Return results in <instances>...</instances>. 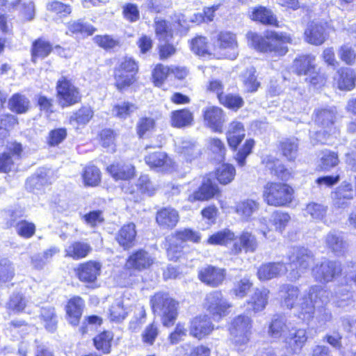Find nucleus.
<instances>
[{
    "label": "nucleus",
    "instance_id": "nucleus-31",
    "mask_svg": "<svg viewBox=\"0 0 356 356\" xmlns=\"http://www.w3.org/2000/svg\"><path fill=\"white\" fill-rule=\"evenodd\" d=\"M92 251V247L87 243L74 241L68 245L65 249V257L79 260L86 257Z\"/></svg>",
    "mask_w": 356,
    "mask_h": 356
},
{
    "label": "nucleus",
    "instance_id": "nucleus-54",
    "mask_svg": "<svg viewBox=\"0 0 356 356\" xmlns=\"http://www.w3.org/2000/svg\"><path fill=\"white\" fill-rule=\"evenodd\" d=\"M115 80L117 88L122 90L130 86L136 80L134 74L125 72L122 70H115Z\"/></svg>",
    "mask_w": 356,
    "mask_h": 356
},
{
    "label": "nucleus",
    "instance_id": "nucleus-45",
    "mask_svg": "<svg viewBox=\"0 0 356 356\" xmlns=\"http://www.w3.org/2000/svg\"><path fill=\"white\" fill-rule=\"evenodd\" d=\"M216 175L218 181L221 184L226 185L234 180L236 170L232 165L224 163L217 169Z\"/></svg>",
    "mask_w": 356,
    "mask_h": 356
},
{
    "label": "nucleus",
    "instance_id": "nucleus-63",
    "mask_svg": "<svg viewBox=\"0 0 356 356\" xmlns=\"http://www.w3.org/2000/svg\"><path fill=\"white\" fill-rule=\"evenodd\" d=\"M191 49L197 55L208 54V44L204 37L199 36L191 42Z\"/></svg>",
    "mask_w": 356,
    "mask_h": 356
},
{
    "label": "nucleus",
    "instance_id": "nucleus-52",
    "mask_svg": "<svg viewBox=\"0 0 356 356\" xmlns=\"http://www.w3.org/2000/svg\"><path fill=\"white\" fill-rule=\"evenodd\" d=\"M234 234L229 229H225L211 235L208 239V243L211 245H227L234 241Z\"/></svg>",
    "mask_w": 356,
    "mask_h": 356
},
{
    "label": "nucleus",
    "instance_id": "nucleus-7",
    "mask_svg": "<svg viewBox=\"0 0 356 356\" xmlns=\"http://www.w3.org/2000/svg\"><path fill=\"white\" fill-rule=\"evenodd\" d=\"M200 238V233L191 229L176 231L169 236L170 245L167 250L169 259L176 261L181 257L185 242L199 243Z\"/></svg>",
    "mask_w": 356,
    "mask_h": 356
},
{
    "label": "nucleus",
    "instance_id": "nucleus-60",
    "mask_svg": "<svg viewBox=\"0 0 356 356\" xmlns=\"http://www.w3.org/2000/svg\"><path fill=\"white\" fill-rule=\"evenodd\" d=\"M15 229L17 233L25 238H31L35 232V226L33 223L26 220H21L16 223Z\"/></svg>",
    "mask_w": 356,
    "mask_h": 356
},
{
    "label": "nucleus",
    "instance_id": "nucleus-43",
    "mask_svg": "<svg viewBox=\"0 0 356 356\" xmlns=\"http://www.w3.org/2000/svg\"><path fill=\"white\" fill-rule=\"evenodd\" d=\"M129 314L122 299H116L108 309V317L111 321L119 323L123 321Z\"/></svg>",
    "mask_w": 356,
    "mask_h": 356
},
{
    "label": "nucleus",
    "instance_id": "nucleus-56",
    "mask_svg": "<svg viewBox=\"0 0 356 356\" xmlns=\"http://www.w3.org/2000/svg\"><path fill=\"white\" fill-rule=\"evenodd\" d=\"M93 116V111L90 107L83 106L79 109L70 117V122L77 124H87Z\"/></svg>",
    "mask_w": 356,
    "mask_h": 356
},
{
    "label": "nucleus",
    "instance_id": "nucleus-61",
    "mask_svg": "<svg viewBox=\"0 0 356 356\" xmlns=\"http://www.w3.org/2000/svg\"><path fill=\"white\" fill-rule=\"evenodd\" d=\"M8 309L15 313L23 312L28 307L27 301L22 294H13L8 304Z\"/></svg>",
    "mask_w": 356,
    "mask_h": 356
},
{
    "label": "nucleus",
    "instance_id": "nucleus-57",
    "mask_svg": "<svg viewBox=\"0 0 356 356\" xmlns=\"http://www.w3.org/2000/svg\"><path fill=\"white\" fill-rule=\"evenodd\" d=\"M339 162L337 153L330 150H324L321 157V168L325 170H329L335 167Z\"/></svg>",
    "mask_w": 356,
    "mask_h": 356
},
{
    "label": "nucleus",
    "instance_id": "nucleus-47",
    "mask_svg": "<svg viewBox=\"0 0 356 356\" xmlns=\"http://www.w3.org/2000/svg\"><path fill=\"white\" fill-rule=\"evenodd\" d=\"M18 123L17 118L11 114L0 115V140L9 136L10 131Z\"/></svg>",
    "mask_w": 356,
    "mask_h": 356
},
{
    "label": "nucleus",
    "instance_id": "nucleus-34",
    "mask_svg": "<svg viewBox=\"0 0 356 356\" xmlns=\"http://www.w3.org/2000/svg\"><path fill=\"white\" fill-rule=\"evenodd\" d=\"M329 293L330 302L338 307H345L352 302L353 295L347 287H337L334 289V295Z\"/></svg>",
    "mask_w": 356,
    "mask_h": 356
},
{
    "label": "nucleus",
    "instance_id": "nucleus-35",
    "mask_svg": "<svg viewBox=\"0 0 356 356\" xmlns=\"http://www.w3.org/2000/svg\"><path fill=\"white\" fill-rule=\"evenodd\" d=\"M263 162L272 173L284 181H288L291 177V172L286 169L278 159L273 157L265 158Z\"/></svg>",
    "mask_w": 356,
    "mask_h": 356
},
{
    "label": "nucleus",
    "instance_id": "nucleus-38",
    "mask_svg": "<svg viewBox=\"0 0 356 356\" xmlns=\"http://www.w3.org/2000/svg\"><path fill=\"white\" fill-rule=\"evenodd\" d=\"M250 17L252 21L257 22H277L272 10L262 6L252 8Z\"/></svg>",
    "mask_w": 356,
    "mask_h": 356
},
{
    "label": "nucleus",
    "instance_id": "nucleus-20",
    "mask_svg": "<svg viewBox=\"0 0 356 356\" xmlns=\"http://www.w3.org/2000/svg\"><path fill=\"white\" fill-rule=\"evenodd\" d=\"M234 241L231 250L235 254L241 253L243 250L245 252H254L258 246L255 236L249 232H243L238 237H234Z\"/></svg>",
    "mask_w": 356,
    "mask_h": 356
},
{
    "label": "nucleus",
    "instance_id": "nucleus-48",
    "mask_svg": "<svg viewBox=\"0 0 356 356\" xmlns=\"http://www.w3.org/2000/svg\"><path fill=\"white\" fill-rule=\"evenodd\" d=\"M29 100L19 94L13 95L8 102L10 110L17 113H26L29 108Z\"/></svg>",
    "mask_w": 356,
    "mask_h": 356
},
{
    "label": "nucleus",
    "instance_id": "nucleus-4",
    "mask_svg": "<svg viewBox=\"0 0 356 356\" xmlns=\"http://www.w3.org/2000/svg\"><path fill=\"white\" fill-rule=\"evenodd\" d=\"M291 271L288 277L291 281L298 280L314 261L313 253L302 247L293 248L288 255Z\"/></svg>",
    "mask_w": 356,
    "mask_h": 356
},
{
    "label": "nucleus",
    "instance_id": "nucleus-29",
    "mask_svg": "<svg viewBox=\"0 0 356 356\" xmlns=\"http://www.w3.org/2000/svg\"><path fill=\"white\" fill-rule=\"evenodd\" d=\"M179 220L177 211L171 207L163 208L156 213V222L163 228L172 229L177 225Z\"/></svg>",
    "mask_w": 356,
    "mask_h": 356
},
{
    "label": "nucleus",
    "instance_id": "nucleus-14",
    "mask_svg": "<svg viewBox=\"0 0 356 356\" xmlns=\"http://www.w3.org/2000/svg\"><path fill=\"white\" fill-rule=\"evenodd\" d=\"M102 264L95 261H88L80 264L74 272L78 279L86 284H92L95 283L97 277L101 274Z\"/></svg>",
    "mask_w": 356,
    "mask_h": 356
},
{
    "label": "nucleus",
    "instance_id": "nucleus-51",
    "mask_svg": "<svg viewBox=\"0 0 356 356\" xmlns=\"http://www.w3.org/2000/svg\"><path fill=\"white\" fill-rule=\"evenodd\" d=\"M327 210V207L321 204L311 202L307 205L305 209V215L310 216L313 220L320 221L325 217Z\"/></svg>",
    "mask_w": 356,
    "mask_h": 356
},
{
    "label": "nucleus",
    "instance_id": "nucleus-30",
    "mask_svg": "<svg viewBox=\"0 0 356 356\" xmlns=\"http://www.w3.org/2000/svg\"><path fill=\"white\" fill-rule=\"evenodd\" d=\"M153 263V259L148 252L140 250L131 254L127 259L126 266L128 268L143 270L149 268Z\"/></svg>",
    "mask_w": 356,
    "mask_h": 356
},
{
    "label": "nucleus",
    "instance_id": "nucleus-16",
    "mask_svg": "<svg viewBox=\"0 0 356 356\" xmlns=\"http://www.w3.org/2000/svg\"><path fill=\"white\" fill-rule=\"evenodd\" d=\"M204 123L206 127L213 132L222 133L225 122V115L223 111L215 106L205 108L203 111Z\"/></svg>",
    "mask_w": 356,
    "mask_h": 356
},
{
    "label": "nucleus",
    "instance_id": "nucleus-24",
    "mask_svg": "<svg viewBox=\"0 0 356 356\" xmlns=\"http://www.w3.org/2000/svg\"><path fill=\"white\" fill-rule=\"evenodd\" d=\"M175 147L176 152L186 161H191L200 155V149L196 143L191 140L177 138Z\"/></svg>",
    "mask_w": 356,
    "mask_h": 356
},
{
    "label": "nucleus",
    "instance_id": "nucleus-19",
    "mask_svg": "<svg viewBox=\"0 0 356 356\" xmlns=\"http://www.w3.org/2000/svg\"><path fill=\"white\" fill-rule=\"evenodd\" d=\"M287 272V267L283 262H268L260 266L257 270L258 278L267 281L279 277Z\"/></svg>",
    "mask_w": 356,
    "mask_h": 356
},
{
    "label": "nucleus",
    "instance_id": "nucleus-55",
    "mask_svg": "<svg viewBox=\"0 0 356 356\" xmlns=\"http://www.w3.org/2000/svg\"><path fill=\"white\" fill-rule=\"evenodd\" d=\"M83 179L86 185L90 186H97L100 182V171L94 165L87 166L84 170Z\"/></svg>",
    "mask_w": 356,
    "mask_h": 356
},
{
    "label": "nucleus",
    "instance_id": "nucleus-25",
    "mask_svg": "<svg viewBox=\"0 0 356 356\" xmlns=\"http://www.w3.org/2000/svg\"><path fill=\"white\" fill-rule=\"evenodd\" d=\"M305 40L314 45L322 44L327 38L323 24H310L305 31Z\"/></svg>",
    "mask_w": 356,
    "mask_h": 356
},
{
    "label": "nucleus",
    "instance_id": "nucleus-2",
    "mask_svg": "<svg viewBox=\"0 0 356 356\" xmlns=\"http://www.w3.org/2000/svg\"><path fill=\"white\" fill-rule=\"evenodd\" d=\"M247 38L250 45L255 49L280 56L287 53L286 44H291L293 41L290 34L273 31H267L263 37L255 33L248 32Z\"/></svg>",
    "mask_w": 356,
    "mask_h": 356
},
{
    "label": "nucleus",
    "instance_id": "nucleus-13",
    "mask_svg": "<svg viewBox=\"0 0 356 356\" xmlns=\"http://www.w3.org/2000/svg\"><path fill=\"white\" fill-rule=\"evenodd\" d=\"M219 193L218 186L209 178H203L201 184L188 195V201H207Z\"/></svg>",
    "mask_w": 356,
    "mask_h": 356
},
{
    "label": "nucleus",
    "instance_id": "nucleus-5",
    "mask_svg": "<svg viewBox=\"0 0 356 356\" xmlns=\"http://www.w3.org/2000/svg\"><path fill=\"white\" fill-rule=\"evenodd\" d=\"M252 320L247 315L240 314L233 318L228 330L232 341L236 346L247 344L252 334Z\"/></svg>",
    "mask_w": 356,
    "mask_h": 356
},
{
    "label": "nucleus",
    "instance_id": "nucleus-17",
    "mask_svg": "<svg viewBox=\"0 0 356 356\" xmlns=\"http://www.w3.org/2000/svg\"><path fill=\"white\" fill-rule=\"evenodd\" d=\"M293 323L284 316L275 315L268 325V335L273 339H282L284 343Z\"/></svg>",
    "mask_w": 356,
    "mask_h": 356
},
{
    "label": "nucleus",
    "instance_id": "nucleus-3",
    "mask_svg": "<svg viewBox=\"0 0 356 356\" xmlns=\"http://www.w3.org/2000/svg\"><path fill=\"white\" fill-rule=\"evenodd\" d=\"M153 312L161 317L164 326L173 325L177 316L178 302L164 292L156 293L150 299Z\"/></svg>",
    "mask_w": 356,
    "mask_h": 356
},
{
    "label": "nucleus",
    "instance_id": "nucleus-36",
    "mask_svg": "<svg viewBox=\"0 0 356 356\" xmlns=\"http://www.w3.org/2000/svg\"><path fill=\"white\" fill-rule=\"evenodd\" d=\"M325 243L326 246L337 254H343L346 249V242L341 234L335 231L330 232L326 235Z\"/></svg>",
    "mask_w": 356,
    "mask_h": 356
},
{
    "label": "nucleus",
    "instance_id": "nucleus-40",
    "mask_svg": "<svg viewBox=\"0 0 356 356\" xmlns=\"http://www.w3.org/2000/svg\"><path fill=\"white\" fill-rule=\"evenodd\" d=\"M193 113L188 109L175 111L171 113V123L175 127L182 128L191 125Z\"/></svg>",
    "mask_w": 356,
    "mask_h": 356
},
{
    "label": "nucleus",
    "instance_id": "nucleus-10",
    "mask_svg": "<svg viewBox=\"0 0 356 356\" xmlns=\"http://www.w3.org/2000/svg\"><path fill=\"white\" fill-rule=\"evenodd\" d=\"M341 270V265L338 262L325 260L312 268V274L316 282L326 284L332 282Z\"/></svg>",
    "mask_w": 356,
    "mask_h": 356
},
{
    "label": "nucleus",
    "instance_id": "nucleus-11",
    "mask_svg": "<svg viewBox=\"0 0 356 356\" xmlns=\"http://www.w3.org/2000/svg\"><path fill=\"white\" fill-rule=\"evenodd\" d=\"M56 89L58 102L62 107L73 105L81 99L77 88L65 77L63 76L58 80Z\"/></svg>",
    "mask_w": 356,
    "mask_h": 356
},
{
    "label": "nucleus",
    "instance_id": "nucleus-64",
    "mask_svg": "<svg viewBox=\"0 0 356 356\" xmlns=\"http://www.w3.org/2000/svg\"><path fill=\"white\" fill-rule=\"evenodd\" d=\"M341 59L348 65L353 64L356 58V47L343 45L339 51Z\"/></svg>",
    "mask_w": 356,
    "mask_h": 356
},
{
    "label": "nucleus",
    "instance_id": "nucleus-59",
    "mask_svg": "<svg viewBox=\"0 0 356 356\" xmlns=\"http://www.w3.org/2000/svg\"><path fill=\"white\" fill-rule=\"evenodd\" d=\"M155 127V121L152 118L144 117L138 120L136 129L140 138L143 137L146 134L151 132Z\"/></svg>",
    "mask_w": 356,
    "mask_h": 356
},
{
    "label": "nucleus",
    "instance_id": "nucleus-21",
    "mask_svg": "<svg viewBox=\"0 0 356 356\" xmlns=\"http://www.w3.org/2000/svg\"><path fill=\"white\" fill-rule=\"evenodd\" d=\"M307 341V331L304 328H298L294 323L291 325L285 341L286 347L293 352L300 350Z\"/></svg>",
    "mask_w": 356,
    "mask_h": 356
},
{
    "label": "nucleus",
    "instance_id": "nucleus-28",
    "mask_svg": "<svg viewBox=\"0 0 356 356\" xmlns=\"http://www.w3.org/2000/svg\"><path fill=\"white\" fill-rule=\"evenodd\" d=\"M259 209V203L252 199L239 202L236 206V212L243 221H251Z\"/></svg>",
    "mask_w": 356,
    "mask_h": 356
},
{
    "label": "nucleus",
    "instance_id": "nucleus-27",
    "mask_svg": "<svg viewBox=\"0 0 356 356\" xmlns=\"http://www.w3.org/2000/svg\"><path fill=\"white\" fill-rule=\"evenodd\" d=\"M107 171L116 181L129 180L135 175V168L131 164L115 163L107 167Z\"/></svg>",
    "mask_w": 356,
    "mask_h": 356
},
{
    "label": "nucleus",
    "instance_id": "nucleus-62",
    "mask_svg": "<svg viewBox=\"0 0 356 356\" xmlns=\"http://www.w3.org/2000/svg\"><path fill=\"white\" fill-rule=\"evenodd\" d=\"M221 104L232 109H238L243 104V99L236 95L227 94L220 97Z\"/></svg>",
    "mask_w": 356,
    "mask_h": 356
},
{
    "label": "nucleus",
    "instance_id": "nucleus-37",
    "mask_svg": "<svg viewBox=\"0 0 356 356\" xmlns=\"http://www.w3.org/2000/svg\"><path fill=\"white\" fill-rule=\"evenodd\" d=\"M40 318L47 331L53 332L56 330L58 316L54 307L50 306L42 307L40 309Z\"/></svg>",
    "mask_w": 356,
    "mask_h": 356
},
{
    "label": "nucleus",
    "instance_id": "nucleus-23",
    "mask_svg": "<svg viewBox=\"0 0 356 356\" xmlns=\"http://www.w3.org/2000/svg\"><path fill=\"white\" fill-rule=\"evenodd\" d=\"M334 205L337 208H345L348 206V200L353 198V189L352 184L348 181H343L332 193Z\"/></svg>",
    "mask_w": 356,
    "mask_h": 356
},
{
    "label": "nucleus",
    "instance_id": "nucleus-46",
    "mask_svg": "<svg viewBox=\"0 0 356 356\" xmlns=\"http://www.w3.org/2000/svg\"><path fill=\"white\" fill-rule=\"evenodd\" d=\"M51 46L49 42L38 39L32 48V61L35 63L38 58H44L51 51Z\"/></svg>",
    "mask_w": 356,
    "mask_h": 356
},
{
    "label": "nucleus",
    "instance_id": "nucleus-49",
    "mask_svg": "<svg viewBox=\"0 0 356 356\" xmlns=\"http://www.w3.org/2000/svg\"><path fill=\"white\" fill-rule=\"evenodd\" d=\"M113 338L112 332H103L94 338V344L97 350L104 354H108L111 351Z\"/></svg>",
    "mask_w": 356,
    "mask_h": 356
},
{
    "label": "nucleus",
    "instance_id": "nucleus-18",
    "mask_svg": "<svg viewBox=\"0 0 356 356\" xmlns=\"http://www.w3.org/2000/svg\"><path fill=\"white\" fill-rule=\"evenodd\" d=\"M216 46L231 60L236 59L238 54V42L236 35L229 31H222L217 35Z\"/></svg>",
    "mask_w": 356,
    "mask_h": 356
},
{
    "label": "nucleus",
    "instance_id": "nucleus-39",
    "mask_svg": "<svg viewBox=\"0 0 356 356\" xmlns=\"http://www.w3.org/2000/svg\"><path fill=\"white\" fill-rule=\"evenodd\" d=\"M146 163L152 168L167 170L171 166L172 161L163 152L152 153L145 157Z\"/></svg>",
    "mask_w": 356,
    "mask_h": 356
},
{
    "label": "nucleus",
    "instance_id": "nucleus-41",
    "mask_svg": "<svg viewBox=\"0 0 356 356\" xmlns=\"http://www.w3.org/2000/svg\"><path fill=\"white\" fill-rule=\"evenodd\" d=\"M269 290L267 289H257L248 301L254 312H261L268 304Z\"/></svg>",
    "mask_w": 356,
    "mask_h": 356
},
{
    "label": "nucleus",
    "instance_id": "nucleus-32",
    "mask_svg": "<svg viewBox=\"0 0 356 356\" xmlns=\"http://www.w3.org/2000/svg\"><path fill=\"white\" fill-rule=\"evenodd\" d=\"M226 135L229 146L236 148L245 137L243 124L238 121H233L229 124Z\"/></svg>",
    "mask_w": 356,
    "mask_h": 356
},
{
    "label": "nucleus",
    "instance_id": "nucleus-44",
    "mask_svg": "<svg viewBox=\"0 0 356 356\" xmlns=\"http://www.w3.org/2000/svg\"><path fill=\"white\" fill-rule=\"evenodd\" d=\"M138 106L129 102H122L112 108V115L120 119H127L138 110Z\"/></svg>",
    "mask_w": 356,
    "mask_h": 356
},
{
    "label": "nucleus",
    "instance_id": "nucleus-9",
    "mask_svg": "<svg viewBox=\"0 0 356 356\" xmlns=\"http://www.w3.org/2000/svg\"><path fill=\"white\" fill-rule=\"evenodd\" d=\"M232 305L225 298L219 291L208 293L205 298L204 308L215 321H220L229 313Z\"/></svg>",
    "mask_w": 356,
    "mask_h": 356
},
{
    "label": "nucleus",
    "instance_id": "nucleus-15",
    "mask_svg": "<svg viewBox=\"0 0 356 356\" xmlns=\"http://www.w3.org/2000/svg\"><path fill=\"white\" fill-rule=\"evenodd\" d=\"M213 330L214 325L210 317L206 314L199 315L190 322L189 334L199 340L211 334Z\"/></svg>",
    "mask_w": 356,
    "mask_h": 356
},
{
    "label": "nucleus",
    "instance_id": "nucleus-6",
    "mask_svg": "<svg viewBox=\"0 0 356 356\" xmlns=\"http://www.w3.org/2000/svg\"><path fill=\"white\" fill-rule=\"evenodd\" d=\"M293 188L286 184L268 183L264 190V198L268 204L285 206L292 201Z\"/></svg>",
    "mask_w": 356,
    "mask_h": 356
},
{
    "label": "nucleus",
    "instance_id": "nucleus-26",
    "mask_svg": "<svg viewBox=\"0 0 356 356\" xmlns=\"http://www.w3.org/2000/svg\"><path fill=\"white\" fill-rule=\"evenodd\" d=\"M136 236L135 225L134 223H129L121 227L116 234L115 239L124 250H128L134 246Z\"/></svg>",
    "mask_w": 356,
    "mask_h": 356
},
{
    "label": "nucleus",
    "instance_id": "nucleus-12",
    "mask_svg": "<svg viewBox=\"0 0 356 356\" xmlns=\"http://www.w3.org/2000/svg\"><path fill=\"white\" fill-rule=\"evenodd\" d=\"M337 111L334 108H318L314 111V121L321 129L329 134H336L338 130L334 126Z\"/></svg>",
    "mask_w": 356,
    "mask_h": 356
},
{
    "label": "nucleus",
    "instance_id": "nucleus-50",
    "mask_svg": "<svg viewBox=\"0 0 356 356\" xmlns=\"http://www.w3.org/2000/svg\"><path fill=\"white\" fill-rule=\"evenodd\" d=\"M284 156L289 161H293L298 154V143L296 138H287L280 143Z\"/></svg>",
    "mask_w": 356,
    "mask_h": 356
},
{
    "label": "nucleus",
    "instance_id": "nucleus-1",
    "mask_svg": "<svg viewBox=\"0 0 356 356\" xmlns=\"http://www.w3.org/2000/svg\"><path fill=\"white\" fill-rule=\"evenodd\" d=\"M300 290L298 286L284 284L280 286L279 296L281 303L288 309L298 307V317L304 321H309L314 318V305L322 306L328 303L329 293L327 289L319 285L312 286L308 296L300 297Z\"/></svg>",
    "mask_w": 356,
    "mask_h": 356
},
{
    "label": "nucleus",
    "instance_id": "nucleus-33",
    "mask_svg": "<svg viewBox=\"0 0 356 356\" xmlns=\"http://www.w3.org/2000/svg\"><path fill=\"white\" fill-rule=\"evenodd\" d=\"M83 306L84 302L80 297H74L69 300L66 306V312L70 323L73 325L79 323Z\"/></svg>",
    "mask_w": 356,
    "mask_h": 356
},
{
    "label": "nucleus",
    "instance_id": "nucleus-22",
    "mask_svg": "<svg viewBox=\"0 0 356 356\" xmlns=\"http://www.w3.org/2000/svg\"><path fill=\"white\" fill-rule=\"evenodd\" d=\"M198 276L202 282L215 287L222 282L225 277V273L224 269L207 266L200 270Z\"/></svg>",
    "mask_w": 356,
    "mask_h": 356
},
{
    "label": "nucleus",
    "instance_id": "nucleus-58",
    "mask_svg": "<svg viewBox=\"0 0 356 356\" xmlns=\"http://www.w3.org/2000/svg\"><path fill=\"white\" fill-rule=\"evenodd\" d=\"M255 69L251 67L248 69L242 75L245 87L248 92H255L259 87L260 83L255 76Z\"/></svg>",
    "mask_w": 356,
    "mask_h": 356
},
{
    "label": "nucleus",
    "instance_id": "nucleus-53",
    "mask_svg": "<svg viewBox=\"0 0 356 356\" xmlns=\"http://www.w3.org/2000/svg\"><path fill=\"white\" fill-rule=\"evenodd\" d=\"M207 146L209 149L213 154L214 159L218 161L224 159L226 148L223 142L217 138H211L208 140Z\"/></svg>",
    "mask_w": 356,
    "mask_h": 356
},
{
    "label": "nucleus",
    "instance_id": "nucleus-8",
    "mask_svg": "<svg viewBox=\"0 0 356 356\" xmlns=\"http://www.w3.org/2000/svg\"><path fill=\"white\" fill-rule=\"evenodd\" d=\"M316 57L312 54H302L293 60V67L298 75L306 76V81L314 86L322 84L323 78L317 73L315 65Z\"/></svg>",
    "mask_w": 356,
    "mask_h": 356
},
{
    "label": "nucleus",
    "instance_id": "nucleus-42",
    "mask_svg": "<svg viewBox=\"0 0 356 356\" xmlns=\"http://www.w3.org/2000/svg\"><path fill=\"white\" fill-rule=\"evenodd\" d=\"M339 79L338 80V86L340 90H350L355 87L356 75L353 70L346 67L342 68L338 72Z\"/></svg>",
    "mask_w": 356,
    "mask_h": 356
}]
</instances>
